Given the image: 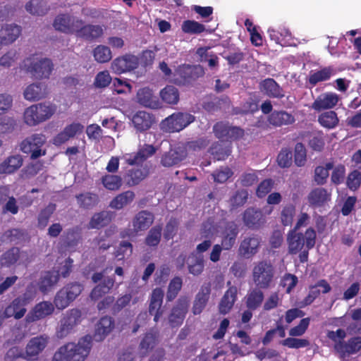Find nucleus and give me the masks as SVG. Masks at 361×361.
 <instances>
[{"label": "nucleus", "instance_id": "c9c22d12", "mask_svg": "<svg viewBox=\"0 0 361 361\" xmlns=\"http://www.w3.org/2000/svg\"><path fill=\"white\" fill-rule=\"evenodd\" d=\"M295 121L294 116L286 111H274L268 117L269 123L274 127L291 125Z\"/></svg>", "mask_w": 361, "mask_h": 361}, {"label": "nucleus", "instance_id": "de8ad7c7", "mask_svg": "<svg viewBox=\"0 0 361 361\" xmlns=\"http://www.w3.org/2000/svg\"><path fill=\"white\" fill-rule=\"evenodd\" d=\"M318 122L325 128L333 129L338 126L339 119L335 111H329L321 114L318 117Z\"/></svg>", "mask_w": 361, "mask_h": 361}, {"label": "nucleus", "instance_id": "69168bd1", "mask_svg": "<svg viewBox=\"0 0 361 361\" xmlns=\"http://www.w3.org/2000/svg\"><path fill=\"white\" fill-rule=\"evenodd\" d=\"M44 167V161L37 160L27 164L22 170V177L30 178L36 176Z\"/></svg>", "mask_w": 361, "mask_h": 361}, {"label": "nucleus", "instance_id": "72a5a7b5", "mask_svg": "<svg viewBox=\"0 0 361 361\" xmlns=\"http://www.w3.org/2000/svg\"><path fill=\"white\" fill-rule=\"evenodd\" d=\"M263 290L257 287L249 290L245 297V303L247 309L256 310L261 307L264 299Z\"/></svg>", "mask_w": 361, "mask_h": 361}, {"label": "nucleus", "instance_id": "864d4df0", "mask_svg": "<svg viewBox=\"0 0 361 361\" xmlns=\"http://www.w3.org/2000/svg\"><path fill=\"white\" fill-rule=\"evenodd\" d=\"M25 9L32 15L42 16L45 15L49 8L47 3L41 0H31L25 5Z\"/></svg>", "mask_w": 361, "mask_h": 361}, {"label": "nucleus", "instance_id": "c85d7f7f", "mask_svg": "<svg viewBox=\"0 0 361 361\" xmlns=\"http://www.w3.org/2000/svg\"><path fill=\"white\" fill-rule=\"evenodd\" d=\"M307 198L311 207L317 208L330 201L331 194L324 188H316L310 191Z\"/></svg>", "mask_w": 361, "mask_h": 361}, {"label": "nucleus", "instance_id": "9b49d317", "mask_svg": "<svg viewBox=\"0 0 361 361\" xmlns=\"http://www.w3.org/2000/svg\"><path fill=\"white\" fill-rule=\"evenodd\" d=\"M66 346L68 347L71 361H85L92 348V336L86 335L78 343H68Z\"/></svg>", "mask_w": 361, "mask_h": 361}, {"label": "nucleus", "instance_id": "bb28decb", "mask_svg": "<svg viewBox=\"0 0 361 361\" xmlns=\"http://www.w3.org/2000/svg\"><path fill=\"white\" fill-rule=\"evenodd\" d=\"M80 310L78 309L71 310L67 316L61 320L58 336L59 337L66 336L70 331L80 322Z\"/></svg>", "mask_w": 361, "mask_h": 361}, {"label": "nucleus", "instance_id": "f704fd0d", "mask_svg": "<svg viewBox=\"0 0 361 361\" xmlns=\"http://www.w3.org/2000/svg\"><path fill=\"white\" fill-rule=\"evenodd\" d=\"M154 121L153 115L145 111H138L132 118L134 127L140 132L149 129Z\"/></svg>", "mask_w": 361, "mask_h": 361}, {"label": "nucleus", "instance_id": "7c9ffc66", "mask_svg": "<svg viewBox=\"0 0 361 361\" xmlns=\"http://www.w3.org/2000/svg\"><path fill=\"white\" fill-rule=\"evenodd\" d=\"M259 89L271 98L281 99L285 96L283 88L273 78L263 80L259 83Z\"/></svg>", "mask_w": 361, "mask_h": 361}, {"label": "nucleus", "instance_id": "2f4dec72", "mask_svg": "<svg viewBox=\"0 0 361 361\" xmlns=\"http://www.w3.org/2000/svg\"><path fill=\"white\" fill-rule=\"evenodd\" d=\"M21 34V27L16 24H7L0 30V44L8 45L14 42Z\"/></svg>", "mask_w": 361, "mask_h": 361}, {"label": "nucleus", "instance_id": "ddd939ff", "mask_svg": "<svg viewBox=\"0 0 361 361\" xmlns=\"http://www.w3.org/2000/svg\"><path fill=\"white\" fill-rule=\"evenodd\" d=\"M83 23L82 19L63 13L56 16L53 22V27L61 32L75 35L78 26Z\"/></svg>", "mask_w": 361, "mask_h": 361}, {"label": "nucleus", "instance_id": "7ed1b4c3", "mask_svg": "<svg viewBox=\"0 0 361 361\" xmlns=\"http://www.w3.org/2000/svg\"><path fill=\"white\" fill-rule=\"evenodd\" d=\"M275 269L269 260L263 259L254 263L251 279L255 287L268 290L274 285Z\"/></svg>", "mask_w": 361, "mask_h": 361}, {"label": "nucleus", "instance_id": "a18cd8bd", "mask_svg": "<svg viewBox=\"0 0 361 361\" xmlns=\"http://www.w3.org/2000/svg\"><path fill=\"white\" fill-rule=\"evenodd\" d=\"M47 95L46 87H42L41 83H32L28 85L24 91V97L29 101L39 100Z\"/></svg>", "mask_w": 361, "mask_h": 361}, {"label": "nucleus", "instance_id": "052dcab7", "mask_svg": "<svg viewBox=\"0 0 361 361\" xmlns=\"http://www.w3.org/2000/svg\"><path fill=\"white\" fill-rule=\"evenodd\" d=\"M333 162H327L324 166H318L314 169V180L318 185H324L329 176V171L333 169Z\"/></svg>", "mask_w": 361, "mask_h": 361}, {"label": "nucleus", "instance_id": "774afa93", "mask_svg": "<svg viewBox=\"0 0 361 361\" xmlns=\"http://www.w3.org/2000/svg\"><path fill=\"white\" fill-rule=\"evenodd\" d=\"M248 192L245 190H238L230 198V204L232 209L243 206L247 201Z\"/></svg>", "mask_w": 361, "mask_h": 361}, {"label": "nucleus", "instance_id": "412c9836", "mask_svg": "<svg viewBox=\"0 0 361 361\" xmlns=\"http://www.w3.org/2000/svg\"><path fill=\"white\" fill-rule=\"evenodd\" d=\"M54 311V305L48 301H42L35 305L32 310L26 315L25 320L32 323L51 315Z\"/></svg>", "mask_w": 361, "mask_h": 361}, {"label": "nucleus", "instance_id": "e2e57ef3", "mask_svg": "<svg viewBox=\"0 0 361 361\" xmlns=\"http://www.w3.org/2000/svg\"><path fill=\"white\" fill-rule=\"evenodd\" d=\"M55 209L56 205L54 204H49L39 212L37 217L38 228L44 229L47 226L49 219L54 214Z\"/></svg>", "mask_w": 361, "mask_h": 361}, {"label": "nucleus", "instance_id": "3c124183", "mask_svg": "<svg viewBox=\"0 0 361 361\" xmlns=\"http://www.w3.org/2000/svg\"><path fill=\"white\" fill-rule=\"evenodd\" d=\"M157 343V336L152 332H147L139 344L140 352L142 356H146L152 350Z\"/></svg>", "mask_w": 361, "mask_h": 361}, {"label": "nucleus", "instance_id": "5701e85b", "mask_svg": "<svg viewBox=\"0 0 361 361\" xmlns=\"http://www.w3.org/2000/svg\"><path fill=\"white\" fill-rule=\"evenodd\" d=\"M211 286L210 282L204 283L201 286L193 302L192 312L194 314H200L206 307L211 294Z\"/></svg>", "mask_w": 361, "mask_h": 361}, {"label": "nucleus", "instance_id": "6e6d98bb", "mask_svg": "<svg viewBox=\"0 0 361 361\" xmlns=\"http://www.w3.org/2000/svg\"><path fill=\"white\" fill-rule=\"evenodd\" d=\"M162 100L169 104H176L179 101L178 90L173 85H167L160 92Z\"/></svg>", "mask_w": 361, "mask_h": 361}, {"label": "nucleus", "instance_id": "6ab92c4d", "mask_svg": "<svg viewBox=\"0 0 361 361\" xmlns=\"http://www.w3.org/2000/svg\"><path fill=\"white\" fill-rule=\"evenodd\" d=\"M239 233L238 224L233 221L226 222L221 232V245L224 250H230L235 245Z\"/></svg>", "mask_w": 361, "mask_h": 361}, {"label": "nucleus", "instance_id": "4c0bfd02", "mask_svg": "<svg viewBox=\"0 0 361 361\" xmlns=\"http://www.w3.org/2000/svg\"><path fill=\"white\" fill-rule=\"evenodd\" d=\"M180 77L184 83H190L204 74V69L200 66H184L179 70Z\"/></svg>", "mask_w": 361, "mask_h": 361}, {"label": "nucleus", "instance_id": "39448f33", "mask_svg": "<svg viewBox=\"0 0 361 361\" xmlns=\"http://www.w3.org/2000/svg\"><path fill=\"white\" fill-rule=\"evenodd\" d=\"M84 290V286L80 282H70L60 289L56 294L54 303L58 310L66 308Z\"/></svg>", "mask_w": 361, "mask_h": 361}, {"label": "nucleus", "instance_id": "a878e982", "mask_svg": "<svg viewBox=\"0 0 361 361\" xmlns=\"http://www.w3.org/2000/svg\"><path fill=\"white\" fill-rule=\"evenodd\" d=\"M336 93L326 92L319 94L312 104V108L317 111L333 109L338 102Z\"/></svg>", "mask_w": 361, "mask_h": 361}, {"label": "nucleus", "instance_id": "8fccbe9b", "mask_svg": "<svg viewBox=\"0 0 361 361\" xmlns=\"http://www.w3.org/2000/svg\"><path fill=\"white\" fill-rule=\"evenodd\" d=\"M20 258V250L13 247L6 251L0 257L1 267H10L16 264Z\"/></svg>", "mask_w": 361, "mask_h": 361}, {"label": "nucleus", "instance_id": "49530a36", "mask_svg": "<svg viewBox=\"0 0 361 361\" xmlns=\"http://www.w3.org/2000/svg\"><path fill=\"white\" fill-rule=\"evenodd\" d=\"M296 215V207L293 203L283 205L280 212V221L283 226H292Z\"/></svg>", "mask_w": 361, "mask_h": 361}, {"label": "nucleus", "instance_id": "20e7f679", "mask_svg": "<svg viewBox=\"0 0 361 361\" xmlns=\"http://www.w3.org/2000/svg\"><path fill=\"white\" fill-rule=\"evenodd\" d=\"M22 68L32 78L40 80L49 78L54 69V64L51 59L40 57L35 54L23 60Z\"/></svg>", "mask_w": 361, "mask_h": 361}, {"label": "nucleus", "instance_id": "aec40b11", "mask_svg": "<svg viewBox=\"0 0 361 361\" xmlns=\"http://www.w3.org/2000/svg\"><path fill=\"white\" fill-rule=\"evenodd\" d=\"M307 295L300 302V307L311 305L321 293L323 294L329 293L331 290V287L325 279H321L314 285L310 286Z\"/></svg>", "mask_w": 361, "mask_h": 361}, {"label": "nucleus", "instance_id": "f257e3e1", "mask_svg": "<svg viewBox=\"0 0 361 361\" xmlns=\"http://www.w3.org/2000/svg\"><path fill=\"white\" fill-rule=\"evenodd\" d=\"M316 238V231L312 227L307 228L305 233L290 230L287 235L288 254H298L300 262H307L309 251L314 247Z\"/></svg>", "mask_w": 361, "mask_h": 361}, {"label": "nucleus", "instance_id": "09e8293b", "mask_svg": "<svg viewBox=\"0 0 361 361\" xmlns=\"http://www.w3.org/2000/svg\"><path fill=\"white\" fill-rule=\"evenodd\" d=\"M101 182L106 189L111 191L118 190L123 185L121 176L113 173L103 176Z\"/></svg>", "mask_w": 361, "mask_h": 361}, {"label": "nucleus", "instance_id": "cd10ccee", "mask_svg": "<svg viewBox=\"0 0 361 361\" xmlns=\"http://www.w3.org/2000/svg\"><path fill=\"white\" fill-rule=\"evenodd\" d=\"M305 138L307 146L313 152H322L326 145V135L322 130L307 132Z\"/></svg>", "mask_w": 361, "mask_h": 361}, {"label": "nucleus", "instance_id": "c756f323", "mask_svg": "<svg viewBox=\"0 0 361 361\" xmlns=\"http://www.w3.org/2000/svg\"><path fill=\"white\" fill-rule=\"evenodd\" d=\"M237 287L235 286H229L219 304V311L221 314H226L231 310L237 300Z\"/></svg>", "mask_w": 361, "mask_h": 361}, {"label": "nucleus", "instance_id": "ea45409f", "mask_svg": "<svg viewBox=\"0 0 361 361\" xmlns=\"http://www.w3.org/2000/svg\"><path fill=\"white\" fill-rule=\"evenodd\" d=\"M59 281V273H55V271H45L38 282L39 290L42 293H47Z\"/></svg>", "mask_w": 361, "mask_h": 361}, {"label": "nucleus", "instance_id": "a19ab883", "mask_svg": "<svg viewBox=\"0 0 361 361\" xmlns=\"http://www.w3.org/2000/svg\"><path fill=\"white\" fill-rule=\"evenodd\" d=\"M135 195L131 190L123 192L114 197L109 203L112 209L120 210L126 206L131 204L134 200Z\"/></svg>", "mask_w": 361, "mask_h": 361}, {"label": "nucleus", "instance_id": "473e14b6", "mask_svg": "<svg viewBox=\"0 0 361 361\" xmlns=\"http://www.w3.org/2000/svg\"><path fill=\"white\" fill-rule=\"evenodd\" d=\"M186 157V152L181 147L170 149L161 159V164L164 167H171L178 164Z\"/></svg>", "mask_w": 361, "mask_h": 361}, {"label": "nucleus", "instance_id": "79ce46f5", "mask_svg": "<svg viewBox=\"0 0 361 361\" xmlns=\"http://www.w3.org/2000/svg\"><path fill=\"white\" fill-rule=\"evenodd\" d=\"M137 100L140 104L146 107L156 108L158 105L157 97L149 87H143L137 91Z\"/></svg>", "mask_w": 361, "mask_h": 361}, {"label": "nucleus", "instance_id": "58836bf2", "mask_svg": "<svg viewBox=\"0 0 361 361\" xmlns=\"http://www.w3.org/2000/svg\"><path fill=\"white\" fill-rule=\"evenodd\" d=\"M189 274L194 276H200L204 270V260L201 255L191 254L187 260Z\"/></svg>", "mask_w": 361, "mask_h": 361}, {"label": "nucleus", "instance_id": "dca6fc26", "mask_svg": "<svg viewBox=\"0 0 361 361\" xmlns=\"http://www.w3.org/2000/svg\"><path fill=\"white\" fill-rule=\"evenodd\" d=\"M138 58L133 54H125L116 58L111 63V69L116 74L129 72L138 67Z\"/></svg>", "mask_w": 361, "mask_h": 361}, {"label": "nucleus", "instance_id": "13d9d810", "mask_svg": "<svg viewBox=\"0 0 361 361\" xmlns=\"http://www.w3.org/2000/svg\"><path fill=\"white\" fill-rule=\"evenodd\" d=\"M181 30L184 33L190 35H199L205 31V26L194 20H184L181 25Z\"/></svg>", "mask_w": 361, "mask_h": 361}, {"label": "nucleus", "instance_id": "5fc2aeb1", "mask_svg": "<svg viewBox=\"0 0 361 361\" xmlns=\"http://www.w3.org/2000/svg\"><path fill=\"white\" fill-rule=\"evenodd\" d=\"M80 207L90 209L95 206L99 201L98 195L92 192H85L76 195Z\"/></svg>", "mask_w": 361, "mask_h": 361}, {"label": "nucleus", "instance_id": "4be33fe9", "mask_svg": "<svg viewBox=\"0 0 361 361\" xmlns=\"http://www.w3.org/2000/svg\"><path fill=\"white\" fill-rule=\"evenodd\" d=\"M164 290L161 288H154L151 294L149 313L154 316V321L157 322L164 314L162 308Z\"/></svg>", "mask_w": 361, "mask_h": 361}, {"label": "nucleus", "instance_id": "f03ea898", "mask_svg": "<svg viewBox=\"0 0 361 361\" xmlns=\"http://www.w3.org/2000/svg\"><path fill=\"white\" fill-rule=\"evenodd\" d=\"M347 332L343 329L336 331H329L326 336L334 343V350L338 354L341 359L354 355L361 350V336H353L346 342L344 341Z\"/></svg>", "mask_w": 361, "mask_h": 361}, {"label": "nucleus", "instance_id": "393cba45", "mask_svg": "<svg viewBox=\"0 0 361 361\" xmlns=\"http://www.w3.org/2000/svg\"><path fill=\"white\" fill-rule=\"evenodd\" d=\"M157 149L152 145L145 144L133 154H128L126 163L130 166L142 164L149 157L155 154Z\"/></svg>", "mask_w": 361, "mask_h": 361}, {"label": "nucleus", "instance_id": "f3484780", "mask_svg": "<svg viewBox=\"0 0 361 361\" xmlns=\"http://www.w3.org/2000/svg\"><path fill=\"white\" fill-rule=\"evenodd\" d=\"M189 306V300L185 296L178 298L176 305L173 307L169 317L170 325L176 327L182 324Z\"/></svg>", "mask_w": 361, "mask_h": 361}, {"label": "nucleus", "instance_id": "f8f14e48", "mask_svg": "<svg viewBox=\"0 0 361 361\" xmlns=\"http://www.w3.org/2000/svg\"><path fill=\"white\" fill-rule=\"evenodd\" d=\"M50 342V337L47 334H39L31 338L25 346L26 355L29 361H36L39 355L45 350Z\"/></svg>", "mask_w": 361, "mask_h": 361}, {"label": "nucleus", "instance_id": "c03bdc74", "mask_svg": "<svg viewBox=\"0 0 361 361\" xmlns=\"http://www.w3.org/2000/svg\"><path fill=\"white\" fill-rule=\"evenodd\" d=\"M114 284V279L111 277L104 279L100 283L97 285L90 293V298L93 300H98L104 295L107 294Z\"/></svg>", "mask_w": 361, "mask_h": 361}, {"label": "nucleus", "instance_id": "4d7b16f0", "mask_svg": "<svg viewBox=\"0 0 361 361\" xmlns=\"http://www.w3.org/2000/svg\"><path fill=\"white\" fill-rule=\"evenodd\" d=\"M111 218L109 212L103 211L96 213L92 216L89 223V227L90 228L99 229L109 224Z\"/></svg>", "mask_w": 361, "mask_h": 361}, {"label": "nucleus", "instance_id": "338daca9", "mask_svg": "<svg viewBox=\"0 0 361 361\" xmlns=\"http://www.w3.org/2000/svg\"><path fill=\"white\" fill-rule=\"evenodd\" d=\"M94 59L101 63H106L111 59V51L110 49L104 45H98L93 50Z\"/></svg>", "mask_w": 361, "mask_h": 361}, {"label": "nucleus", "instance_id": "37998d69", "mask_svg": "<svg viewBox=\"0 0 361 361\" xmlns=\"http://www.w3.org/2000/svg\"><path fill=\"white\" fill-rule=\"evenodd\" d=\"M23 162V159L21 155L10 156L0 164V173H12L20 168Z\"/></svg>", "mask_w": 361, "mask_h": 361}, {"label": "nucleus", "instance_id": "e433bc0d", "mask_svg": "<svg viewBox=\"0 0 361 361\" xmlns=\"http://www.w3.org/2000/svg\"><path fill=\"white\" fill-rule=\"evenodd\" d=\"M114 321L109 316L102 317L97 324L94 334L96 341H102L114 329Z\"/></svg>", "mask_w": 361, "mask_h": 361}, {"label": "nucleus", "instance_id": "6e6552de", "mask_svg": "<svg viewBox=\"0 0 361 361\" xmlns=\"http://www.w3.org/2000/svg\"><path fill=\"white\" fill-rule=\"evenodd\" d=\"M35 298V294L27 287L24 293L16 298L10 305L4 310V315L6 318L13 317L16 319H20L24 317L26 313L25 306L31 302Z\"/></svg>", "mask_w": 361, "mask_h": 361}, {"label": "nucleus", "instance_id": "4468645a", "mask_svg": "<svg viewBox=\"0 0 361 361\" xmlns=\"http://www.w3.org/2000/svg\"><path fill=\"white\" fill-rule=\"evenodd\" d=\"M262 240L257 234L252 233L245 236L240 243L238 253L246 259L254 257L259 250Z\"/></svg>", "mask_w": 361, "mask_h": 361}, {"label": "nucleus", "instance_id": "0e129e2a", "mask_svg": "<svg viewBox=\"0 0 361 361\" xmlns=\"http://www.w3.org/2000/svg\"><path fill=\"white\" fill-rule=\"evenodd\" d=\"M161 226L157 225L153 226L145 238V244L149 247H157L161 240Z\"/></svg>", "mask_w": 361, "mask_h": 361}, {"label": "nucleus", "instance_id": "bf43d9fd", "mask_svg": "<svg viewBox=\"0 0 361 361\" xmlns=\"http://www.w3.org/2000/svg\"><path fill=\"white\" fill-rule=\"evenodd\" d=\"M183 286V280L180 276L173 278L168 286L166 292V300L173 301L178 295Z\"/></svg>", "mask_w": 361, "mask_h": 361}, {"label": "nucleus", "instance_id": "a211bd4d", "mask_svg": "<svg viewBox=\"0 0 361 361\" xmlns=\"http://www.w3.org/2000/svg\"><path fill=\"white\" fill-rule=\"evenodd\" d=\"M337 74V70L334 66L322 67L318 70L310 71L307 83L310 87H315L318 83L329 80Z\"/></svg>", "mask_w": 361, "mask_h": 361}, {"label": "nucleus", "instance_id": "9d476101", "mask_svg": "<svg viewBox=\"0 0 361 361\" xmlns=\"http://www.w3.org/2000/svg\"><path fill=\"white\" fill-rule=\"evenodd\" d=\"M195 117L187 112H176L166 118L162 121V128L169 133L180 132L190 123H193Z\"/></svg>", "mask_w": 361, "mask_h": 361}, {"label": "nucleus", "instance_id": "b1692460", "mask_svg": "<svg viewBox=\"0 0 361 361\" xmlns=\"http://www.w3.org/2000/svg\"><path fill=\"white\" fill-rule=\"evenodd\" d=\"M104 34L102 26L99 25L81 24L76 30L75 35L85 40L92 42Z\"/></svg>", "mask_w": 361, "mask_h": 361}, {"label": "nucleus", "instance_id": "603ef678", "mask_svg": "<svg viewBox=\"0 0 361 361\" xmlns=\"http://www.w3.org/2000/svg\"><path fill=\"white\" fill-rule=\"evenodd\" d=\"M81 240L80 233L78 228L68 229L62 235L63 245L67 247H74Z\"/></svg>", "mask_w": 361, "mask_h": 361}, {"label": "nucleus", "instance_id": "2eb2a0df", "mask_svg": "<svg viewBox=\"0 0 361 361\" xmlns=\"http://www.w3.org/2000/svg\"><path fill=\"white\" fill-rule=\"evenodd\" d=\"M243 221L248 228L258 230L265 224L266 216L261 209L248 207L243 214Z\"/></svg>", "mask_w": 361, "mask_h": 361}, {"label": "nucleus", "instance_id": "1a4fd4ad", "mask_svg": "<svg viewBox=\"0 0 361 361\" xmlns=\"http://www.w3.org/2000/svg\"><path fill=\"white\" fill-rule=\"evenodd\" d=\"M45 142L43 134L35 133L24 139L20 144V149L24 154H30V159L36 160L46 154V150L42 149Z\"/></svg>", "mask_w": 361, "mask_h": 361}, {"label": "nucleus", "instance_id": "680f3d73", "mask_svg": "<svg viewBox=\"0 0 361 361\" xmlns=\"http://www.w3.org/2000/svg\"><path fill=\"white\" fill-rule=\"evenodd\" d=\"M146 176V173L140 169H132L124 175V179L129 186L138 185Z\"/></svg>", "mask_w": 361, "mask_h": 361}, {"label": "nucleus", "instance_id": "423d86ee", "mask_svg": "<svg viewBox=\"0 0 361 361\" xmlns=\"http://www.w3.org/2000/svg\"><path fill=\"white\" fill-rule=\"evenodd\" d=\"M154 220V214L147 210L138 212L132 219V228H125L121 232V237L135 238L140 231L147 230L153 224Z\"/></svg>", "mask_w": 361, "mask_h": 361}, {"label": "nucleus", "instance_id": "0eeeda50", "mask_svg": "<svg viewBox=\"0 0 361 361\" xmlns=\"http://www.w3.org/2000/svg\"><path fill=\"white\" fill-rule=\"evenodd\" d=\"M56 108L51 104L39 103L27 108L24 112V121L30 126H35L49 119L55 112Z\"/></svg>", "mask_w": 361, "mask_h": 361}]
</instances>
